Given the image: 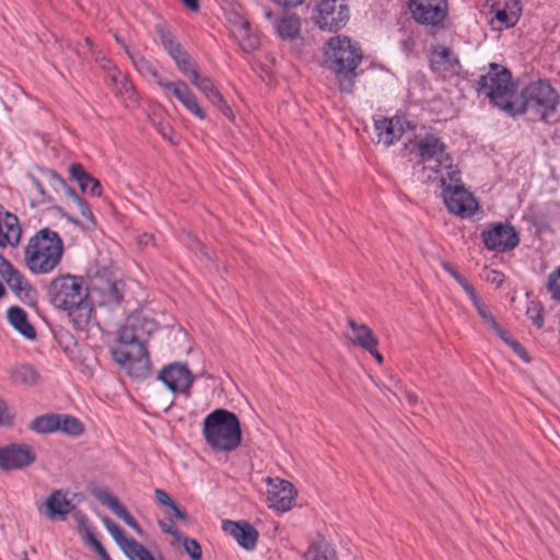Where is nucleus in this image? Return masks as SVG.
I'll use <instances>...</instances> for the list:
<instances>
[{"label":"nucleus","instance_id":"obj_1","mask_svg":"<svg viewBox=\"0 0 560 560\" xmlns=\"http://www.w3.org/2000/svg\"><path fill=\"white\" fill-rule=\"evenodd\" d=\"M422 173L427 174L429 182L443 189V200L450 212L462 218L475 214L477 201L465 189L460 172L445 152V145L433 135L422 139Z\"/></svg>","mask_w":560,"mask_h":560},{"label":"nucleus","instance_id":"obj_2","mask_svg":"<svg viewBox=\"0 0 560 560\" xmlns=\"http://www.w3.org/2000/svg\"><path fill=\"white\" fill-rule=\"evenodd\" d=\"M140 329L150 334L153 323L139 316L128 318L110 350L113 360L133 378H144L150 372L149 353L140 339Z\"/></svg>","mask_w":560,"mask_h":560},{"label":"nucleus","instance_id":"obj_3","mask_svg":"<svg viewBox=\"0 0 560 560\" xmlns=\"http://www.w3.org/2000/svg\"><path fill=\"white\" fill-rule=\"evenodd\" d=\"M50 303L65 312L79 330L85 329L93 318V307L82 277L61 275L54 278L47 289Z\"/></svg>","mask_w":560,"mask_h":560},{"label":"nucleus","instance_id":"obj_4","mask_svg":"<svg viewBox=\"0 0 560 560\" xmlns=\"http://www.w3.org/2000/svg\"><path fill=\"white\" fill-rule=\"evenodd\" d=\"M559 95L557 91L544 81L533 82L523 89L520 96H515L509 114H527L532 119H539L549 124L556 122Z\"/></svg>","mask_w":560,"mask_h":560},{"label":"nucleus","instance_id":"obj_5","mask_svg":"<svg viewBox=\"0 0 560 560\" xmlns=\"http://www.w3.org/2000/svg\"><path fill=\"white\" fill-rule=\"evenodd\" d=\"M202 436L217 452H232L242 443V428L237 416L226 409H215L202 422Z\"/></svg>","mask_w":560,"mask_h":560},{"label":"nucleus","instance_id":"obj_6","mask_svg":"<svg viewBox=\"0 0 560 560\" xmlns=\"http://www.w3.org/2000/svg\"><path fill=\"white\" fill-rule=\"evenodd\" d=\"M325 62L337 73L339 88L350 92L353 86L354 71L362 60L360 47L347 36L331 37L325 48Z\"/></svg>","mask_w":560,"mask_h":560},{"label":"nucleus","instance_id":"obj_7","mask_svg":"<svg viewBox=\"0 0 560 560\" xmlns=\"http://www.w3.org/2000/svg\"><path fill=\"white\" fill-rule=\"evenodd\" d=\"M63 244L60 236L49 229L39 230L24 250L27 268L37 275L51 272L60 262Z\"/></svg>","mask_w":560,"mask_h":560},{"label":"nucleus","instance_id":"obj_8","mask_svg":"<svg viewBox=\"0 0 560 560\" xmlns=\"http://www.w3.org/2000/svg\"><path fill=\"white\" fill-rule=\"evenodd\" d=\"M477 92L485 94L491 103L509 114L515 97L511 72L504 66L491 62L489 71L477 83Z\"/></svg>","mask_w":560,"mask_h":560},{"label":"nucleus","instance_id":"obj_9","mask_svg":"<svg viewBox=\"0 0 560 560\" xmlns=\"http://www.w3.org/2000/svg\"><path fill=\"white\" fill-rule=\"evenodd\" d=\"M447 0H422V34L438 37L445 34L448 25Z\"/></svg>","mask_w":560,"mask_h":560},{"label":"nucleus","instance_id":"obj_10","mask_svg":"<svg viewBox=\"0 0 560 560\" xmlns=\"http://www.w3.org/2000/svg\"><path fill=\"white\" fill-rule=\"evenodd\" d=\"M317 12V25L328 32L342 28L349 21V9L345 0H320Z\"/></svg>","mask_w":560,"mask_h":560},{"label":"nucleus","instance_id":"obj_11","mask_svg":"<svg viewBox=\"0 0 560 560\" xmlns=\"http://www.w3.org/2000/svg\"><path fill=\"white\" fill-rule=\"evenodd\" d=\"M156 32L159 34L162 46L174 60L177 69L190 81L191 78L195 77V73H199L196 62L182 47V45L172 36V34L162 25L156 26Z\"/></svg>","mask_w":560,"mask_h":560},{"label":"nucleus","instance_id":"obj_12","mask_svg":"<svg viewBox=\"0 0 560 560\" xmlns=\"http://www.w3.org/2000/svg\"><path fill=\"white\" fill-rule=\"evenodd\" d=\"M482 241L488 249L504 253L514 249L520 237L512 225L499 222L482 232Z\"/></svg>","mask_w":560,"mask_h":560},{"label":"nucleus","instance_id":"obj_13","mask_svg":"<svg viewBox=\"0 0 560 560\" xmlns=\"http://www.w3.org/2000/svg\"><path fill=\"white\" fill-rule=\"evenodd\" d=\"M102 523L130 560H154L149 550L133 538H127L124 530L109 517L103 516Z\"/></svg>","mask_w":560,"mask_h":560},{"label":"nucleus","instance_id":"obj_14","mask_svg":"<svg viewBox=\"0 0 560 560\" xmlns=\"http://www.w3.org/2000/svg\"><path fill=\"white\" fill-rule=\"evenodd\" d=\"M429 66L434 73L443 78L457 75L462 69L458 57L448 47L441 45L432 46Z\"/></svg>","mask_w":560,"mask_h":560},{"label":"nucleus","instance_id":"obj_15","mask_svg":"<svg viewBox=\"0 0 560 560\" xmlns=\"http://www.w3.org/2000/svg\"><path fill=\"white\" fill-rule=\"evenodd\" d=\"M374 129L377 144H382L385 148L390 147L410 132V126L407 125V129H405L404 120L399 117H376L374 118Z\"/></svg>","mask_w":560,"mask_h":560},{"label":"nucleus","instance_id":"obj_16","mask_svg":"<svg viewBox=\"0 0 560 560\" xmlns=\"http://www.w3.org/2000/svg\"><path fill=\"white\" fill-rule=\"evenodd\" d=\"M270 489L267 493L269 508L279 511H289L295 499V491L291 482L279 478H267Z\"/></svg>","mask_w":560,"mask_h":560},{"label":"nucleus","instance_id":"obj_17","mask_svg":"<svg viewBox=\"0 0 560 560\" xmlns=\"http://www.w3.org/2000/svg\"><path fill=\"white\" fill-rule=\"evenodd\" d=\"M36 459L33 448L26 444H11L0 448V467L4 470L20 469Z\"/></svg>","mask_w":560,"mask_h":560},{"label":"nucleus","instance_id":"obj_18","mask_svg":"<svg viewBox=\"0 0 560 560\" xmlns=\"http://www.w3.org/2000/svg\"><path fill=\"white\" fill-rule=\"evenodd\" d=\"M159 380L174 393H187L192 384L194 376L186 365L172 363L160 372Z\"/></svg>","mask_w":560,"mask_h":560},{"label":"nucleus","instance_id":"obj_19","mask_svg":"<svg viewBox=\"0 0 560 560\" xmlns=\"http://www.w3.org/2000/svg\"><path fill=\"white\" fill-rule=\"evenodd\" d=\"M222 528L233 536L246 550H253L258 540V532L247 522L223 521Z\"/></svg>","mask_w":560,"mask_h":560},{"label":"nucleus","instance_id":"obj_20","mask_svg":"<svg viewBox=\"0 0 560 560\" xmlns=\"http://www.w3.org/2000/svg\"><path fill=\"white\" fill-rule=\"evenodd\" d=\"M94 497L102 505L108 508L117 517L121 518L137 534H142V529L139 524L113 493L105 489H97L94 491Z\"/></svg>","mask_w":560,"mask_h":560},{"label":"nucleus","instance_id":"obj_21","mask_svg":"<svg viewBox=\"0 0 560 560\" xmlns=\"http://www.w3.org/2000/svg\"><path fill=\"white\" fill-rule=\"evenodd\" d=\"M22 230L16 215L0 211V247H15L21 240Z\"/></svg>","mask_w":560,"mask_h":560},{"label":"nucleus","instance_id":"obj_22","mask_svg":"<svg viewBox=\"0 0 560 560\" xmlns=\"http://www.w3.org/2000/svg\"><path fill=\"white\" fill-rule=\"evenodd\" d=\"M8 376L12 384L25 388L37 386L42 380L39 372L28 363L11 365L8 369Z\"/></svg>","mask_w":560,"mask_h":560},{"label":"nucleus","instance_id":"obj_23","mask_svg":"<svg viewBox=\"0 0 560 560\" xmlns=\"http://www.w3.org/2000/svg\"><path fill=\"white\" fill-rule=\"evenodd\" d=\"M68 492L61 490L54 491L45 502L47 516L51 521H63L66 515L73 511L74 505L68 498Z\"/></svg>","mask_w":560,"mask_h":560},{"label":"nucleus","instance_id":"obj_24","mask_svg":"<svg viewBox=\"0 0 560 560\" xmlns=\"http://www.w3.org/2000/svg\"><path fill=\"white\" fill-rule=\"evenodd\" d=\"M348 327L352 330L349 340L352 345L359 346L364 350H372L378 345V340L371 328L364 324H358L352 318L347 319Z\"/></svg>","mask_w":560,"mask_h":560},{"label":"nucleus","instance_id":"obj_25","mask_svg":"<svg viewBox=\"0 0 560 560\" xmlns=\"http://www.w3.org/2000/svg\"><path fill=\"white\" fill-rule=\"evenodd\" d=\"M7 317L11 326L24 338L28 340L35 339V329L27 320V315L23 308L18 306L10 307L7 313Z\"/></svg>","mask_w":560,"mask_h":560},{"label":"nucleus","instance_id":"obj_26","mask_svg":"<svg viewBox=\"0 0 560 560\" xmlns=\"http://www.w3.org/2000/svg\"><path fill=\"white\" fill-rule=\"evenodd\" d=\"M233 33L245 51L255 50L259 46V40L252 34L250 23L247 20L237 18L233 25Z\"/></svg>","mask_w":560,"mask_h":560},{"label":"nucleus","instance_id":"obj_27","mask_svg":"<svg viewBox=\"0 0 560 560\" xmlns=\"http://www.w3.org/2000/svg\"><path fill=\"white\" fill-rule=\"evenodd\" d=\"M92 292L97 293L100 303L107 307L117 306L122 298L117 284L108 280L103 281L101 285H94Z\"/></svg>","mask_w":560,"mask_h":560},{"label":"nucleus","instance_id":"obj_28","mask_svg":"<svg viewBox=\"0 0 560 560\" xmlns=\"http://www.w3.org/2000/svg\"><path fill=\"white\" fill-rule=\"evenodd\" d=\"M301 22L296 14L285 13L276 22V31L282 39L293 40L300 35Z\"/></svg>","mask_w":560,"mask_h":560},{"label":"nucleus","instance_id":"obj_29","mask_svg":"<svg viewBox=\"0 0 560 560\" xmlns=\"http://www.w3.org/2000/svg\"><path fill=\"white\" fill-rule=\"evenodd\" d=\"M59 425V415L46 413L32 420L28 429L39 434H47L58 431Z\"/></svg>","mask_w":560,"mask_h":560},{"label":"nucleus","instance_id":"obj_30","mask_svg":"<svg viewBox=\"0 0 560 560\" xmlns=\"http://www.w3.org/2000/svg\"><path fill=\"white\" fill-rule=\"evenodd\" d=\"M9 288L19 296H28L32 288L23 275L14 267L2 277Z\"/></svg>","mask_w":560,"mask_h":560},{"label":"nucleus","instance_id":"obj_31","mask_svg":"<svg viewBox=\"0 0 560 560\" xmlns=\"http://www.w3.org/2000/svg\"><path fill=\"white\" fill-rule=\"evenodd\" d=\"M404 137L407 141L404 142L400 155L409 162L418 164L420 162V140L413 128H410V132Z\"/></svg>","mask_w":560,"mask_h":560},{"label":"nucleus","instance_id":"obj_32","mask_svg":"<svg viewBox=\"0 0 560 560\" xmlns=\"http://www.w3.org/2000/svg\"><path fill=\"white\" fill-rule=\"evenodd\" d=\"M492 9L495 13V20L503 25L504 27H512L516 24L518 21L520 14H521V7H515V4H512V10L506 11L502 9V2L495 1L492 4Z\"/></svg>","mask_w":560,"mask_h":560},{"label":"nucleus","instance_id":"obj_33","mask_svg":"<svg viewBox=\"0 0 560 560\" xmlns=\"http://www.w3.org/2000/svg\"><path fill=\"white\" fill-rule=\"evenodd\" d=\"M304 560H337V557L328 545L312 544L304 553Z\"/></svg>","mask_w":560,"mask_h":560},{"label":"nucleus","instance_id":"obj_34","mask_svg":"<svg viewBox=\"0 0 560 560\" xmlns=\"http://www.w3.org/2000/svg\"><path fill=\"white\" fill-rule=\"evenodd\" d=\"M159 86L165 92L172 93V95L180 103L190 92L189 86L182 80L167 81L159 80Z\"/></svg>","mask_w":560,"mask_h":560},{"label":"nucleus","instance_id":"obj_35","mask_svg":"<svg viewBox=\"0 0 560 560\" xmlns=\"http://www.w3.org/2000/svg\"><path fill=\"white\" fill-rule=\"evenodd\" d=\"M59 430L66 434L79 436L83 433L84 428L83 424L73 416L70 415H59Z\"/></svg>","mask_w":560,"mask_h":560},{"label":"nucleus","instance_id":"obj_36","mask_svg":"<svg viewBox=\"0 0 560 560\" xmlns=\"http://www.w3.org/2000/svg\"><path fill=\"white\" fill-rule=\"evenodd\" d=\"M125 49L139 72L150 74L155 80L158 85L159 80H164L162 77H160L156 69L148 60H145L143 57L139 55L130 52L126 46Z\"/></svg>","mask_w":560,"mask_h":560},{"label":"nucleus","instance_id":"obj_37","mask_svg":"<svg viewBox=\"0 0 560 560\" xmlns=\"http://www.w3.org/2000/svg\"><path fill=\"white\" fill-rule=\"evenodd\" d=\"M190 83L197 88L208 100L218 92L210 78L200 72L195 73V77L191 78Z\"/></svg>","mask_w":560,"mask_h":560},{"label":"nucleus","instance_id":"obj_38","mask_svg":"<svg viewBox=\"0 0 560 560\" xmlns=\"http://www.w3.org/2000/svg\"><path fill=\"white\" fill-rule=\"evenodd\" d=\"M44 179L50 182L55 187H62L66 190L68 197L75 203L77 199H81L78 194L69 186L66 185L65 180L54 171L46 170L42 171Z\"/></svg>","mask_w":560,"mask_h":560},{"label":"nucleus","instance_id":"obj_39","mask_svg":"<svg viewBox=\"0 0 560 560\" xmlns=\"http://www.w3.org/2000/svg\"><path fill=\"white\" fill-rule=\"evenodd\" d=\"M180 104L195 117H197L200 120L206 119L207 115L206 112L201 108V106L198 103V100L196 95L190 92L187 94V96L184 98V101L180 102Z\"/></svg>","mask_w":560,"mask_h":560},{"label":"nucleus","instance_id":"obj_40","mask_svg":"<svg viewBox=\"0 0 560 560\" xmlns=\"http://www.w3.org/2000/svg\"><path fill=\"white\" fill-rule=\"evenodd\" d=\"M72 518L75 522L77 530L82 539H85L89 534H93V529L85 514L80 511H74L72 513Z\"/></svg>","mask_w":560,"mask_h":560},{"label":"nucleus","instance_id":"obj_41","mask_svg":"<svg viewBox=\"0 0 560 560\" xmlns=\"http://www.w3.org/2000/svg\"><path fill=\"white\" fill-rule=\"evenodd\" d=\"M72 518L75 522L77 530L82 539H85L89 534H93V529L85 514L80 511H74L72 513Z\"/></svg>","mask_w":560,"mask_h":560},{"label":"nucleus","instance_id":"obj_42","mask_svg":"<svg viewBox=\"0 0 560 560\" xmlns=\"http://www.w3.org/2000/svg\"><path fill=\"white\" fill-rule=\"evenodd\" d=\"M547 289L551 294V298L555 301L560 302V267L548 276Z\"/></svg>","mask_w":560,"mask_h":560},{"label":"nucleus","instance_id":"obj_43","mask_svg":"<svg viewBox=\"0 0 560 560\" xmlns=\"http://www.w3.org/2000/svg\"><path fill=\"white\" fill-rule=\"evenodd\" d=\"M180 542L191 560H201V547L196 539L182 537Z\"/></svg>","mask_w":560,"mask_h":560},{"label":"nucleus","instance_id":"obj_44","mask_svg":"<svg viewBox=\"0 0 560 560\" xmlns=\"http://www.w3.org/2000/svg\"><path fill=\"white\" fill-rule=\"evenodd\" d=\"M89 179L90 180H83L78 183L81 190L82 191H88L90 192L92 196H101L102 195V190H101V184L100 182L94 178L92 175L89 174Z\"/></svg>","mask_w":560,"mask_h":560},{"label":"nucleus","instance_id":"obj_45","mask_svg":"<svg viewBox=\"0 0 560 560\" xmlns=\"http://www.w3.org/2000/svg\"><path fill=\"white\" fill-rule=\"evenodd\" d=\"M542 307L539 304L533 303L527 308V316L532 320L533 325L537 328H541L544 326V317H542Z\"/></svg>","mask_w":560,"mask_h":560},{"label":"nucleus","instance_id":"obj_46","mask_svg":"<svg viewBox=\"0 0 560 560\" xmlns=\"http://www.w3.org/2000/svg\"><path fill=\"white\" fill-rule=\"evenodd\" d=\"M75 206H77L80 214L82 215V218H84L86 220V223L84 224V226L86 229L94 228V225H95L94 218H93V214H92L88 203L81 198V199H77Z\"/></svg>","mask_w":560,"mask_h":560},{"label":"nucleus","instance_id":"obj_47","mask_svg":"<svg viewBox=\"0 0 560 560\" xmlns=\"http://www.w3.org/2000/svg\"><path fill=\"white\" fill-rule=\"evenodd\" d=\"M83 540L86 545L94 549V551L100 556L102 560H110V557L102 544L95 538L94 534H89Z\"/></svg>","mask_w":560,"mask_h":560},{"label":"nucleus","instance_id":"obj_48","mask_svg":"<svg viewBox=\"0 0 560 560\" xmlns=\"http://www.w3.org/2000/svg\"><path fill=\"white\" fill-rule=\"evenodd\" d=\"M83 540L86 545L94 549V551L100 556L102 560H110V557L102 544L95 538L94 534H89Z\"/></svg>","mask_w":560,"mask_h":560},{"label":"nucleus","instance_id":"obj_49","mask_svg":"<svg viewBox=\"0 0 560 560\" xmlns=\"http://www.w3.org/2000/svg\"><path fill=\"white\" fill-rule=\"evenodd\" d=\"M475 307L477 308L478 314L480 317L487 323L491 328L497 327V320L490 313V311L487 308V306L479 300L477 303H474Z\"/></svg>","mask_w":560,"mask_h":560},{"label":"nucleus","instance_id":"obj_50","mask_svg":"<svg viewBox=\"0 0 560 560\" xmlns=\"http://www.w3.org/2000/svg\"><path fill=\"white\" fill-rule=\"evenodd\" d=\"M159 525L164 533H167L173 537V546L178 545L180 542L182 536L178 533V530L174 528L171 520L160 521Z\"/></svg>","mask_w":560,"mask_h":560},{"label":"nucleus","instance_id":"obj_51","mask_svg":"<svg viewBox=\"0 0 560 560\" xmlns=\"http://www.w3.org/2000/svg\"><path fill=\"white\" fill-rule=\"evenodd\" d=\"M69 173H70L71 177L78 183L82 182V179L90 180L89 173L85 172L84 167L81 164H78V163L71 164L69 167Z\"/></svg>","mask_w":560,"mask_h":560},{"label":"nucleus","instance_id":"obj_52","mask_svg":"<svg viewBox=\"0 0 560 560\" xmlns=\"http://www.w3.org/2000/svg\"><path fill=\"white\" fill-rule=\"evenodd\" d=\"M154 495L156 501L167 508H171L175 501L162 489H156L154 491Z\"/></svg>","mask_w":560,"mask_h":560},{"label":"nucleus","instance_id":"obj_53","mask_svg":"<svg viewBox=\"0 0 560 560\" xmlns=\"http://www.w3.org/2000/svg\"><path fill=\"white\" fill-rule=\"evenodd\" d=\"M486 280L500 287L504 281V275L497 270H489Z\"/></svg>","mask_w":560,"mask_h":560},{"label":"nucleus","instance_id":"obj_54","mask_svg":"<svg viewBox=\"0 0 560 560\" xmlns=\"http://www.w3.org/2000/svg\"><path fill=\"white\" fill-rule=\"evenodd\" d=\"M492 329L510 347L512 346L513 341H516L515 339H513V337L510 335V332L508 330L503 329L499 324H497V327H492Z\"/></svg>","mask_w":560,"mask_h":560},{"label":"nucleus","instance_id":"obj_55","mask_svg":"<svg viewBox=\"0 0 560 560\" xmlns=\"http://www.w3.org/2000/svg\"><path fill=\"white\" fill-rule=\"evenodd\" d=\"M31 180L39 195L38 202L44 203L46 201H49V197L46 196V192L44 190L42 183L34 176L31 177Z\"/></svg>","mask_w":560,"mask_h":560},{"label":"nucleus","instance_id":"obj_56","mask_svg":"<svg viewBox=\"0 0 560 560\" xmlns=\"http://www.w3.org/2000/svg\"><path fill=\"white\" fill-rule=\"evenodd\" d=\"M174 514V517H176L177 520H180L185 523H188L189 522V516L188 514L183 510L180 509L176 502L170 508Z\"/></svg>","mask_w":560,"mask_h":560},{"label":"nucleus","instance_id":"obj_57","mask_svg":"<svg viewBox=\"0 0 560 560\" xmlns=\"http://www.w3.org/2000/svg\"><path fill=\"white\" fill-rule=\"evenodd\" d=\"M158 131L160 132V135H161L163 138L167 139V140H168L170 142H172L173 144H175V143H176V142H175V140L173 139V137H172V136H173V133H174V131H173L172 127H170V126H162V125H159V126H158Z\"/></svg>","mask_w":560,"mask_h":560},{"label":"nucleus","instance_id":"obj_58","mask_svg":"<svg viewBox=\"0 0 560 560\" xmlns=\"http://www.w3.org/2000/svg\"><path fill=\"white\" fill-rule=\"evenodd\" d=\"M511 348L514 350V352L521 358L523 359L524 361L528 362L529 361V358L527 355V352L526 350L524 349V347L517 342V341H513L512 342V346Z\"/></svg>","mask_w":560,"mask_h":560},{"label":"nucleus","instance_id":"obj_59","mask_svg":"<svg viewBox=\"0 0 560 560\" xmlns=\"http://www.w3.org/2000/svg\"><path fill=\"white\" fill-rule=\"evenodd\" d=\"M409 10L416 22H420V2L418 0H410Z\"/></svg>","mask_w":560,"mask_h":560},{"label":"nucleus","instance_id":"obj_60","mask_svg":"<svg viewBox=\"0 0 560 560\" xmlns=\"http://www.w3.org/2000/svg\"><path fill=\"white\" fill-rule=\"evenodd\" d=\"M13 266L0 254V275L3 277Z\"/></svg>","mask_w":560,"mask_h":560},{"label":"nucleus","instance_id":"obj_61","mask_svg":"<svg viewBox=\"0 0 560 560\" xmlns=\"http://www.w3.org/2000/svg\"><path fill=\"white\" fill-rule=\"evenodd\" d=\"M467 295L470 298L472 304L477 303L480 299L478 298L474 287L470 283L465 284L463 288Z\"/></svg>","mask_w":560,"mask_h":560},{"label":"nucleus","instance_id":"obj_62","mask_svg":"<svg viewBox=\"0 0 560 560\" xmlns=\"http://www.w3.org/2000/svg\"><path fill=\"white\" fill-rule=\"evenodd\" d=\"M209 101L218 108H220L221 105L225 103L222 94L219 91L212 97H210Z\"/></svg>","mask_w":560,"mask_h":560},{"label":"nucleus","instance_id":"obj_63","mask_svg":"<svg viewBox=\"0 0 560 560\" xmlns=\"http://www.w3.org/2000/svg\"><path fill=\"white\" fill-rule=\"evenodd\" d=\"M152 243H153V236L151 234L144 233L139 238V246H141V247H147Z\"/></svg>","mask_w":560,"mask_h":560},{"label":"nucleus","instance_id":"obj_64","mask_svg":"<svg viewBox=\"0 0 560 560\" xmlns=\"http://www.w3.org/2000/svg\"><path fill=\"white\" fill-rule=\"evenodd\" d=\"M281 7H296L303 2V0H273Z\"/></svg>","mask_w":560,"mask_h":560}]
</instances>
